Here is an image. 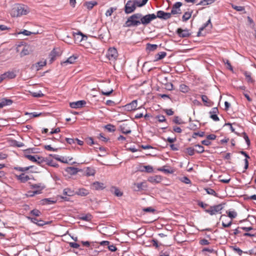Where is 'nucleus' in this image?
Here are the masks:
<instances>
[{"instance_id":"52","label":"nucleus","mask_w":256,"mask_h":256,"mask_svg":"<svg viewBox=\"0 0 256 256\" xmlns=\"http://www.w3.org/2000/svg\"><path fill=\"white\" fill-rule=\"evenodd\" d=\"M219 178H220V181L224 184H228L230 180V178L229 177H228L227 178H222V176H220Z\"/></svg>"},{"instance_id":"27","label":"nucleus","mask_w":256,"mask_h":256,"mask_svg":"<svg viewBox=\"0 0 256 256\" xmlns=\"http://www.w3.org/2000/svg\"><path fill=\"white\" fill-rule=\"evenodd\" d=\"M56 202L55 200L51 198H44L41 200V204L43 205L52 204Z\"/></svg>"},{"instance_id":"3","label":"nucleus","mask_w":256,"mask_h":256,"mask_svg":"<svg viewBox=\"0 0 256 256\" xmlns=\"http://www.w3.org/2000/svg\"><path fill=\"white\" fill-rule=\"evenodd\" d=\"M156 18V16L154 14H148L145 16H142L141 14L140 18V24L144 26H147L150 24L151 22Z\"/></svg>"},{"instance_id":"39","label":"nucleus","mask_w":256,"mask_h":256,"mask_svg":"<svg viewBox=\"0 0 256 256\" xmlns=\"http://www.w3.org/2000/svg\"><path fill=\"white\" fill-rule=\"evenodd\" d=\"M226 213L228 216L232 219L235 218L237 216V213L235 211H227Z\"/></svg>"},{"instance_id":"19","label":"nucleus","mask_w":256,"mask_h":256,"mask_svg":"<svg viewBox=\"0 0 256 256\" xmlns=\"http://www.w3.org/2000/svg\"><path fill=\"white\" fill-rule=\"evenodd\" d=\"M98 4V2L96 1H90V2H86L84 5V6H85L86 7V8L90 10H92L94 6L97 5Z\"/></svg>"},{"instance_id":"1","label":"nucleus","mask_w":256,"mask_h":256,"mask_svg":"<svg viewBox=\"0 0 256 256\" xmlns=\"http://www.w3.org/2000/svg\"><path fill=\"white\" fill-rule=\"evenodd\" d=\"M30 12L28 8L24 4H16L10 10V15L12 17H18L26 15Z\"/></svg>"},{"instance_id":"45","label":"nucleus","mask_w":256,"mask_h":256,"mask_svg":"<svg viewBox=\"0 0 256 256\" xmlns=\"http://www.w3.org/2000/svg\"><path fill=\"white\" fill-rule=\"evenodd\" d=\"M191 16V12H186L182 16V20L186 21L188 20Z\"/></svg>"},{"instance_id":"28","label":"nucleus","mask_w":256,"mask_h":256,"mask_svg":"<svg viewBox=\"0 0 256 256\" xmlns=\"http://www.w3.org/2000/svg\"><path fill=\"white\" fill-rule=\"evenodd\" d=\"M74 38L76 39V38H78L79 40V41L80 42H81L84 39V37H86V36H84V34H83L81 32H78V33H74Z\"/></svg>"},{"instance_id":"50","label":"nucleus","mask_w":256,"mask_h":256,"mask_svg":"<svg viewBox=\"0 0 256 256\" xmlns=\"http://www.w3.org/2000/svg\"><path fill=\"white\" fill-rule=\"evenodd\" d=\"M242 134L243 138L245 140L246 142V143L248 144V146H250V139L248 138V136L246 134V132H242Z\"/></svg>"},{"instance_id":"55","label":"nucleus","mask_w":256,"mask_h":256,"mask_svg":"<svg viewBox=\"0 0 256 256\" xmlns=\"http://www.w3.org/2000/svg\"><path fill=\"white\" fill-rule=\"evenodd\" d=\"M38 32H32L28 30H24L22 32H19V34H22L26 36H30L31 34H36Z\"/></svg>"},{"instance_id":"29","label":"nucleus","mask_w":256,"mask_h":256,"mask_svg":"<svg viewBox=\"0 0 256 256\" xmlns=\"http://www.w3.org/2000/svg\"><path fill=\"white\" fill-rule=\"evenodd\" d=\"M1 102L2 104V106H10L12 104V100L10 99L4 98L2 100Z\"/></svg>"},{"instance_id":"43","label":"nucleus","mask_w":256,"mask_h":256,"mask_svg":"<svg viewBox=\"0 0 256 256\" xmlns=\"http://www.w3.org/2000/svg\"><path fill=\"white\" fill-rule=\"evenodd\" d=\"M232 8L238 12H242L244 10V8L242 6H236L233 4H232Z\"/></svg>"},{"instance_id":"20","label":"nucleus","mask_w":256,"mask_h":256,"mask_svg":"<svg viewBox=\"0 0 256 256\" xmlns=\"http://www.w3.org/2000/svg\"><path fill=\"white\" fill-rule=\"evenodd\" d=\"M4 78L12 79L16 76V74L13 72L8 71L2 74Z\"/></svg>"},{"instance_id":"41","label":"nucleus","mask_w":256,"mask_h":256,"mask_svg":"<svg viewBox=\"0 0 256 256\" xmlns=\"http://www.w3.org/2000/svg\"><path fill=\"white\" fill-rule=\"evenodd\" d=\"M232 249L233 250H234L236 252L239 256H241L242 254L243 253V252L242 250H240V248L236 246H231Z\"/></svg>"},{"instance_id":"59","label":"nucleus","mask_w":256,"mask_h":256,"mask_svg":"<svg viewBox=\"0 0 256 256\" xmlns=\"http://www.w3.org/2000/svg\"><path fill=\"white\" fill-rule=\"evenodd\" d=\"M26 157L32 162H36L37 161L34 156L31 155H26Z\"/></svg>"},{"instance_id":"61","label":"nucleus","mask_w":256,"mask_h":256,"mask_svg":"<svg viewBox=\"0 0 256 256\" xmlns=\"http://www.w3.org/2000/svg\"><path fill=\"white\" fill-rule=\"evenodd\" d=\"M108 248L110 250L111 252H115L116 251V248L115 246H114V244H108Z\"/></svg>"},{"instance_id":"51","label":"nucleus","mask_w":256,"mask_h":256,"mask_svg":"<svg viewBox=\"0 0 256 256\" xmlns=\"http://www.w3.org/2000/svg\"><path fill=\"white\" fill-rule=\"evenodd\" d=\"M50 223V222H45L42 220H38V222H36V224L38 226H43L45 224H49Z\"/></svg>"},{"instance_id":"30","label":"nucleus","mask_w":256,"mask_h":256,"mask_svg":"<svg viewBox=\"0 0 256 256\" xmlns=\"http://www.w3.org/2000/svg\"><path fill=\"white\" fill-rule=\"evenodd\" d=\"M158 48V45L154 44H146V49L150 52H152L156 50Z\"/></svg>"},{"instance_id":"62","label":"nucleus","mask_w":256,"mask_h":256,"mask_svg":"<svg viewBox=\"0 0 256 256\" xmlns=\"http://www.w3.org/2000/svg\"><path fill=\"white\" fill-rule=\"evenodd\" d=\"M210 118L212 119L214 121L217 122L219 120V118L217 116V114H210Z\"/></svg>"},{"instance_id":"26","label":"nucleus","mask_w":256,"mask_h":256,"mask_svg":"<svg viewBox=\"0 0 256 256\" xmlns=\"http://www.w3.org/2000/svg\"><path fill=\"white\" fill-rule=\"evenodd\" d=\"M63 194L65 196H70L75 194L76 192H74V190H70L69 188H66L64 190Z\"/></svg>"},{"instance_id":"17","label":"nucleus","mask_w":256,"mask_h":256,"mask_svg":"<svg viewBox=\"0 0 256 256\" xmlns=\"http://www.w3.org/2000/svg\"><path fill=\"white\" fill-rule=\"evenodd\" d=\"M76 58V56H72L69 57L66 60L62 62L61 64L63 66H66L67 65V64H72L75 62Z\"/></svg>"},{"instance_id":"6","label":"nucleus","mask_w":256,"mask_h":256,"mask_svg":"<svg viewBox=\"0 0 256 256\" xmlns=\"http://www.w3.org/2000/svg\"><path fill=\"white\" fill-rule=\"evenodd\" d=\"M20 52V56L21 57L26 56L30 54V48L28 46H24L22 44L17 45L16 47V52Z\"/></svg>"},{"instance_id":"4","label":"nucleus","mask_w":256,"mask_h":256,"mask_svg":"<svg viewBox=\"0 0 256 256\" xmlns=\"http://www.w3.org/2000/svg\"><path fill=\"white\" fill-rule=\"evenodd\" d=\"M223 208L222 204H219L214 206H210L208 209H205L206 212L208 213L210 215H214L217 213L220 214L221 210Z\"/></svg>"},{"instance_id":"33","label":"nucleus","mask_w":256,"mask_h":256,"mask_svg":"<svg viewBox=\"0 0 256 256\" xmlns=\"http://www.w3.org/2000/svg\"><path fill=\"white\" fill-rule=\"evenodd\" d=\"M214 0H202L198 4V5L206 6L212 4Z\"/></svg>"},{"instance_id":"35","label":"nucleus","mask_w":256,"mask_h":256,"mask_svg":"<svg viewBox=\"0 0 256 256\" xmlns=\"http://www.w3.org/2000/svg\"><path fill=\"white\" fill-rule=\"evenodd\" d=\"M31 168H32V166H27V167H24V168L16 166V167H14V169L16 170H18L20 172H26V171L29 170Z\"/></svg>"},{"instance_id":"34","label":"nucleus","mask_w":256,"mask_h":256,"mask_svg":"<svg viewBox=\"0 0 256 256\" xmlns=\"http://www.w3.org/2000/svg\"><path fill=\"white\" fill-rule=\"evenodd\" d=\"M202 101L204 103L206 106H210L211 102L208 100V96L206 95H202L201 96Z\"/></svg>"},{"instance_id":"13","label":"nucleus","mask_w":256,"mask_h":256,"mask_svg":"<svg viewBox=\"0 0 256 256\" xmlns=\"http://www.w3.org/2000/svg\"><path fill=\"white\" fill-rule=\"evenodd\" d=\"M148 180L152 184H158L161 182L162 178L160 176L156 175L149 177Z\"/></svg>"},{"instance_id":"5","label":"nucleus","mask_w":256,"mask_h":256,"mask_svg":"<svg viewBox=\"0 0 256 256\" xmlns=\"http://www.w3.org/2000/svg\"><path fill=\"white\" fill-rule=\"evenodd\" d=\"M106 56L110 60L115 62L118 57V51L114 48H108Z\"/></svg>"},{"instance_id":"12","label":"nucleus","mask_w":256,"mask_h":256,"mask_svg":"<svg viewBox=\"0 0 256 256\" xmlns=\"http://www.w3.org/2000/svg\"><path fill=\"white\" fill-rule=\"evenodd\" d=\"M86 104V102L84 100H78L70 103V106L73 108H82Z\"/></svg>"},{"instance_id":"53","label":"nucleus","mask_w":256,"mask_h":256,"mask_svg":"<svg viewBox=\"0 0 256 256\" xmlns=\"http://www.w3.org/2000/svg\"><path fill=\"white\" fill-rule=\"evenodd\" d=\"M181 181L186 184H190L191 183L190 180L186 176H184L181 178Z\"/></svg>"},{"instance_id":"32","label":"nucleus","mask_w":256,"mask_h":256,"mask_svg":"<svg viewBox=\"0 0 256 256\" xmlns=\"http://www.w3.org/2000/svg\"><path fill=\"white\" fill-rule=\"evenodd\" d=\"M190 88L188 86H186L184 84H181L180 86V92L186 93L188 92Z\"/></svg>"},{"instance_id":"56","label":"nucleus","mask_w":256,"mask_h":256,"mask_svg":"<svg viewBox=\"0 0 256 256\" xmlns=\"http://www.w3.org/2000/svg\"><path fill=\"white\" fill-rule=\"evenodd\" d=\"M180 13H181V12H180V9L178 10L177 8H174V7H172V10H171V12L170 14H180Z\"/></svg>"},{"instance_id":"64","label":"nucleus","mask_w":256,"mask_h":256,"mask_svg":"<svg viewBox=\"0 0 256 256\" xmlns=\"http://www.w3.org/2000/svg\"><path fill=\"white\" fill-rule=\"evenodd\" d=\"M156 118H158L159 122H164L166 120L165 117L163 115L158 116Z\"/></svg>"},{"instance_id":"48","label":"nucleus","mask_w":256,"mask_h":256,"mask_svg":"<svg viewBox=\"0 0 256 256\" xmlns=\"http://www.w3.org/2000/svg\"><path fill=\"white\" fill-rule=\"evenodd\" d=\"M158 170L159 171L163 172L167 174H172L174 172L172 170L170 169H166L164 168H159Z\"/></svg>"},{"instance_id":"11","label":"nucleus","mask_w":256,"mask_h":256,"mask_svg":"<svg viewBox=\"0 0 256 256\" xmlns=\"http://www.w3.org/2000/svg\"><path fill=\"white\" fill-rule=\"evenodd\" d=\"M177 34L182 38L188 37L190 34L188 29L182 30L181 28H178L177 30Z\"/></svg>"},{"instance_id":"23","label":"nucleus","mask_w":256,"mask_h":256,"mask_svg":"<svg viewBox=\"0 0 256 256\" xmlns=\"http://www.w3.org/2000/svg\"><path fill=\"white\" fill-rule=\"evenodd\" d=\"M134 2L136 6V7H142L144 6L148 2V0H134Z\"/></svg>"},{"instance_id":"42","label":"nucleus","mask_w":256,"mask_h":256,"mask_svg":"<svg viewBox=\"0 0 256 256\" xmlns=\"http://www.w3.org/2000/svg\"><path fill=\"white\" fill-rule=\"evenodd\" d=\"M32 96L35 98H42L44 96V94L40 92H31Z\"/></svg>"},{"instance_id":"37","label":"nucleus","mask_w":256,"mask_h":256,"mask_svg":"<svg viewBox=\"0 0 256 256\" xmlns=\"http://www.w3.org/2000/svg\"><path fill=\"white\" fill-rule=\"evenodd\" d=\"M195 147L196 148V152L198 153H202L204 152V148L200 144H196Z\"/></svg>"},{"instance_id":"8","label":"nucleus","mask_w":256,"mask_h":256,"mask_svg":"<svg viewBox=\"0 0 256 256\" xmlns=\"http://www.w3.org/2000/svg\"><path fill=\"white\" fill-rule=\"evenodd\" d=\"M137 100H134L131 102L126 104L124 106V109L128 111L134 110L137 108Z\"/></svg>"},{"instance_id":"25","label":"nucleus","mask_w":256,"mask_h":256,"mask_svg":"<svg viewBox=\"0 0 256 256\" xmlns=\"http://www.w3.org/2000/svg\"><path fill=\"white\" fill-rule=\"evenodd\" d=\"M126 124H123L120 126V129L123 134H128L131 132L130 130L126 128Z\"/></svg>"},{"instance_id":"57","label":"nucleus","mask_w":256,"mask_h":256,"mask_svg":"<svg viewBox=\"0 0 256 256\" xmlns=\"http://www.w3.org/2000/svg\"><path fill=\"white\" fill-rule=\"evenodd\" d=\"M155 210H156L152 207H148L143 209V211L146 212H154Z\"/></svg>"},{"instance_id":"15","label":"nucleus","mask_w":256,"mask_h":256,"mask_svg":"<svg viewBox=\"0 0 256 256\" xmlns=\"http://www.w3.org/2000/svg\"><path fill=\"white\" fill-rule=\"evenodd\" d=\"M92 189L95 190H102L104 188V184L98 182H93L92 184Z\"/></svg>"},{"instance_id":"38","label":"nucleus","mask_w":256,"mask_h":256,"mask_svg":"<svg viewBox=\"0 0 256 256\" xmlns=\"http://www.w3.org/2000/svg\"><path fill=\"white\" fill-rule=\"evenodd\" d=\"M116 8H110L109 9H108L106 12V16H112L113 12L116 10Z\"/></svg>"},{"instance_id":"49","label":"nucleus","mask_w":256,"mask_h":256,"mask_svg":"<svg viewBox=\"0 0 256 256\" xmlns=\"http://www.w3.org/2000/svg\"><path fill=\"white\" fill-rule=\"evenodd\" d=\"M144 171L147 172L151 173L153 172V168L150 166H144Z\"/></svg>"},{"instance_id":"24","label":"nucleus","mask_w":256,"mask_h":256,"mask_svg":"<svg viewBox=\"0 0 256 256\" xmlns=\"http://www.w3.org/2000/svg\"><path fill=\"white\" fill-rule=\"evenodd\" d=\"M166 55V53L164 52H161L158 53L155 56V61H158L164 58Z\"/></svg>"},{"instance_id":"21","label":"nucleus","mask_w":256,"mask_h":256,"mask_svg":"<svg viewBox=\"0 0 256 256\" xmlns=\"http://www.w3.org/2000/svg\"><path fill=\"white\" fill-rule=\"evenodd\" d=\"M31 188L36 189V190H40L42 192V190L45 188V186L42 183H38L36 184H32L30 186Z\"/></svg>"},{"instance_id":"40","label":"nucleus","mask_w":256,"mask_h":256,"mask_svg":"<svg viewBox=\"0 0 256 256\" xmlns=\"http://www.w3.org/2000/svg\"><path fill=\"white\" fill-rule=\"evenodd\" d=\"M80 219L86 222H90L92 219V216L90 214H88L86 216H82L80 218Z\"/></svg>"},{"instance_id":"46","label":"nucleus","mask_w":256,"mask_h":256,"mask_svg":"<svg viewBox=\"0 0 256 256\" xmlns=\"http://www.w3.org/2000/svg\"><path fill=\"white\" fill-rule=\"evenodd\" d=\"M186 150V152L190 156H193L194 154V152H196V150L192 147L188 148Z\"/></svg>"},{"instance_id":"31","label":"nucleus","mask_w":256,"mask_h":256,"mask_svg":"<svg viewBox=\"0 0 256 256\" xmlns=\"http://www.w3.org/2000/svg\"><path fill=\"white\" fill-rule=\"evenodd\" d=\"M46 61H40L36 62L35 64V67L37 70L41 68L42 67L46 66Z\"/></svg>"},{"instance_id":"22","label":"nucleus","mask_w":256,"mask_h":256,"mask_svg":"<svg viewBox=\"0 0 256 256\" xmlns=\"http://www.w3.org/2000/svg\"><path fill=\"white\" fill-rule=\"evenodd\" d=\"M66 171L70 174L74 175L76 174L79 170L78 168L74 167H68L66 169Z\"/></svg>"},{"instance_id":"2","label":"nucleus","mask_w":256,"mask_h":256,"mask_svg":"<svg viewBox=\"0 0 256 256\" xmlns=\"http://www.w3.org/2000/svg\"><path fill=\"white\" fill-rule=\"evenodd\" d=\"M141 14L136 13L128 17L124 24V27L137 26L140 24Z\"/></svg>"},{"instance_id":"36","label":"nucleus","mask_w":256,"mask_h":256,"mask_svg":"<svg viewBox=\"0 0 256 256\" xmlns=\"http://www.w3.org/2000/svg\"><path fill=\"white\" fill-rule=\"evenodd\" d=\"M104 127L109 132H113L116 130L115 126L111 124H107Z\"/></svg>"},{"instance_id":"7","label":"nucleus","mask_w":256,"mask_h":256,"mask_svg":"<svg viewBox=\"0 0 256 256\" xmlns=\"http://www.w3.org/2000/svg\"><path fill=\"white\" fill-rule=\"evenodd\" d=\"M136 9L133 0H128L124 6V10L126 14L132 13Z\"/></svg>"},{"instance_id":"47","label":"nucleus","mask_w":256,"mask_h":256,"mask_svg":"<svg viewBox=\"0 0 256 256\" xmlns=\"http://www.w3.org/2000/svg\"><path fill=\"white\" fill-rule=\"evenodd\" d=\"M86 176H94L95 174V170L93 169H90V168H88L86 172Z\"/></svg>"},{"instance_id":"60","label":"nucleus","mask_w":256,"mask_h":256,"mask_svg":"<svg viewBox=\"0 0 256 256\" xmlns=\"http://www.w3.org/2000/svg\"><path fill=\"white\" fill-rule=\"evenodd\" d=\"M44 148L46 150L50 151L56 152L57 150V148H52L50 145H46L44 146Z\"/></svg>"},{"instance_id":"9","label":"nucleus","mask_w":256,"mask_h":256,"mask_svg":"<svg viewBox=\"0 0 256 256\" xmlns=\"http://www.w3.org/2000/svg\"><path fill=\"white\" fill-rule=\"evenodd\" d=\"M146 188V182H142L140 183H134L132 188L134 191L139 192L144 190Z\"/></svg>"},{"instance_id":"44","label":"nucleus","mask_w":256,"mask_h":256,"mask_svg":"<svg viewBox=\"0 0 256 256\" xmlns=\"http://www.w3.org/2000/svg\"><path fill=\"white\" fill-rule=\"evenodd\" d=\"M30 214L36 216H38L41 214V212L37 209H34L30 211Z\"/></svg>"},{"instance_id":"18","label":"nucleus","mask_w":256,"mask_h":256,"mask_svg":"<svg viewBox=\"0 0 256 256\" xmlns=\"http://www.w3.org/2000/svg\"><path fill=\"white\" fill-rule=\"evenodd\" d=\"M16 178L21 182L23 183L26 182L30 179V177L24 174H22L19 176H16Z\"/></svg>"},{"instance_id":"58","label":"nucleus","mask_w":256,"mask_h":256,"mask_svg":"<svg viewBox=\"0 0 256 256\" xmlns=\"http://www.w3.org/2000/svg\"><path fill=\"white\" fill-rule=\"evenodd\" d=\"M29 194H30L29 196H33L35 194H41V192H40V190H34L33 192H29Z\"/></svg>"},{"instance_id":"63","label":"nucleus","mask_w":256,"mask_h":256,"mask_svg":"<svg viewBox=\"0 0 256 256\" xmlns=\"http://www.w3.org/2000/svg\"><path fill=\"white\" fill-rule=\"evenodd\" d=\"M244 76H246V79H247V80L248 82H252V78L250 76V74L246 72H244Z\"/></svg>"},{"instance_id":"54","label":"nucleus","mask_w":256,"mask_h":256,"mask_svg":"<svg viewBox=\"0 0 256 256\" xmlns=\"http://www.w3.org/2000/svg\"><path fill=\"white\" fill-rule=\"evenodd\" d=\"M207 193L208 194L212 195V196H216V192L212 188H208L206 189Z\"/></svg>"},{"instance_id":"14","label":"nucleus","mask_w":256,"mask_h":256,"mask_svg":"<svg viewBox=\"0 0 256 256\" xmlns=\"http://www.w3.org/2000/svg\"><path fill=\"white\" fill-rule=\"evenodd\" d=\"M110 192L114 194L116 196L120 197L123 194V192H122L120 189L116 186H112L110 189Z\"/></svg>"},{"instance_id":"16","label":"nucleus","mask_w":256,"mask_h":256,"mask_svg":"<svg viewBox=\"0 0 256 256\" xmlns=\"http://www.w3.org/2000/svg\"><path fill=\"white\" fill-rule=\"evenodd\" d=\"M89 194V191L84 188H80L76 192V194L81 196H85Z\"/></svg>"},{"instance_id":"10","label":"nucleus","mask_w":256,"mask_h":256,"mask_svg":"<svg viewBox=\"0 0 256 256\" xmlns=\"http://www.w3.org/2000/svg\"><path fill=\"white\" fill-rule=\"evenodd\" d=\"M156 16V18L166 20L171 17V14L166 12L162 10H159L157 12V14Z\"/></svg>"}]
</instances>
